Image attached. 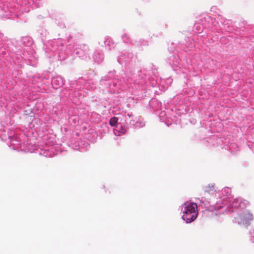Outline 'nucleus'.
<instances>
[{
  "label": "nucleus",
  "instance_id": "39448f33",
  "mask_svg": "<svg viewBox=\"0 0 254 254\" xmlns=\"http://www.w3.org/2000/svg\"><path fill=\"white\" fill-rule=\"evenodd\" d=\"M120 131L121 133H123V134H125V133H126V131H127V130H126V129H125V128H122L121 129V130H120Z\"/></svg>",
  "mask_w": 254,
  "mask_h": 254
},
{
  "label": "nucleus",
  "instance_id": "423d86ee",
  "mask_svg": "<svg viewBox=\"0 0 254 254\" xmlns=\"http://www.w3.org/2000/svg\"><path fill=\"white\" fill-rule=\"evenodd\" d=\"M57 81V79H53V80H52V84H56V82Z\"/></svg>",
  "mask_w": 254,
  "mask_h": 254
},
{
  "label": "nucleus",
  "instance_id": "f03ea898",
  "mask_svg": "<svg viewBox=\"0 0 254 254\" xmlns=\"http://www.w3.org/2000/svg\"><path fill=\"white\" fill-rule=\"evenodd\" d=\"M241 218L244 221L248 222L254 219V216L252 213L247 211L242 214Z\"/></svg>",
  "mask_w": 254,
  "mask_h": 254
},
{
  "label": "nucleus",
  "instance_id": "f257e3e1",
  "mask_svg": "<svg viewBox=\"0 0 254 254\" xmlns=\"http://www.w3.org/2000/svg\"><path fill=\"white\" fill-rule=\"evenodd\" d=\"M196 209L197 205L195 203H190L187 206L184 207L183 210V219L187 223H190L194 221L197 217Z\"/></svg>",
  "mask_w": 254,
  "mask_h": 254
},
{
  "label": "nucleus",
  "instance_id": "7ed1b4c3",
  "mask_svg": "<svg viewBox=\"0 0 254 254\" xmlns=\"http://www.w3.org/2000/svg\"><path fill=\"white\" fill-rule=\"evenodd\" d=\"M215 191V190L213 186H208L205 188V190L204 191V195L206 193L212 194Z\"/></svg>",
  "mask_w": 254,
  "mask_h": 254
},
{
  "label": "nucleus",
  "instance_id": "20e7f679",
  "mask_svg": "<svg viewBox=\"0 0 254 254\" xmlns=\"http://www.w3.org/2000/svg\"><path fill=\"white\" fill-rule=\"evenodd\" d=\"M118 121V118L114 117L112 118L110 120V125L112 126H115Z\"/></svg>",
  "mask_w": 254,
  "mask_h": 254
}]
</instances>
